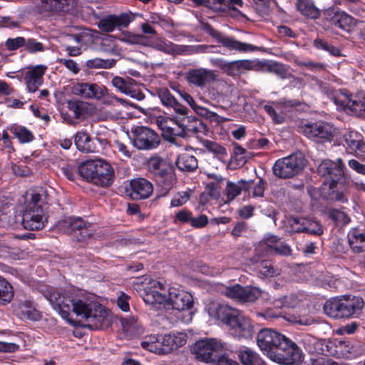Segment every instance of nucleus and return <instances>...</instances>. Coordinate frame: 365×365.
I'll return each mask as SVG.
<instances>
[{
    "label": "nucleus",
    "instance_id": "obj_1",
    "mask_svg": "<svg viewBox=\"0 0 365 365\" xmlns=\"http://www.w3.org/2000/svg\"><path fill=\"white\" fill-rule=\"evenodd\" d=\"M46 297L63 318L67 319L72 311L86 322L84 326L90 329H101L107 321V310L96 302L88 299H76L68 292L58 290L50 292Z\"/></svg>",
    "mask_w": 365,
    "mask_h": 365
},
{
    "label": "nucleus",
    "instance_id": "obj_2",
    "mask_svg": "<svg viewBox=\"0 0 365 365\" xmlns=\"http://www.w3.org/2000/svg\"><path fill=\"white\" fill-rule=\"evenodd\" d=\"M163 289V284L157 281L151 282V288L145 289L143 299L144 302L155 309L164 308L183 311L192 308L193 305L192 296L186 292L175 287L168 289V294L160 292L158 288Z\"/></svg>",
    "mask_w": 365,
    "mask_h": 365
},
{
    "label": "nucleus",
    "instance_id": "obj_3",
    "mask_svg": "<svg viewBox=\"0 0 365 365\" xmlns=\"http://www.w3.org/2000/svg\"><path fill=\"white\" fill-rule=\"evenodd\" d=\"M210 316L217 318L233 330L240 339H250L254 334V327L250 319L240 310L227 304H212L209 308Z\"/></svg>",
    "mask_w": 365,
    "mask_h": 365
},
{
    "label": "nucleus",
    "instance_id": "obj_4",
    "mask_svg": "<svg viewBox=\"0 0 365 365\" xmlns=\"http://www.w3.org/2000/svg\"><path fill=\"white\" fill-rule=\"evenodd\" d=\"M186 342V334L171 332L164 336H149L141 342V346L150 352L165 355L184 346Z\"/></svg>",
    "mask_w": 365,
    "mask_h": 365
},
{
    "label": "nucleus",
    "instance_id": "obj_5",
    "mask_svg": "<svg viewBox=\"0 0 365 365\" xmlns=\"http://www.w3.org/2000/svg\"><path fill=\"white\" fill-rule=\"evenodd\" d=\"M364 302L359 297L343 296L327 301L324 305V313L332 318H349L364 307Z\"/></svg>",
    "mask_w": 365,
    "mask_h": 365
},
{
    "label": "nucleus",
    "instance_id": "obj_6",
    "mask_svg": "<svg viewBox=\"0 0 365 365\" xmlns=\"http://www.w3.org/2000/svg\"><path fill=\"white\" fill-rule=\"evenodd\" d=\"M303 353L297 344L285 337L275 351L270 354V359L285 365H299L303 361Z\"/></svg>",
    "mask_w": 365,
    "mask_h": 365
},
{
    "label": "nucleus",
    "instance_id": "obj_7",
    "mask_svg": "<svg viewBox=\"0 0 365 365\" xmlns=\"http://www.w3.org/2000/svg\"><path fill=\"white\" fill-rule=\"evenodd\" d=\"M305 160L302 154H292L277 160L273 165V173L279 178L287 179L299 173L304 167Z\"/></svg>",
    "mask_w": 365,
    "mask_h": 365
},
{
    "label": "nucleus",
    "instance_id": "obj_8",
    "mask_svg": "<svg viewBox=\"0 0 365 365\" xmlns=\"http://www.w3.org/2000/svg\"><path fill=\"white\" fill-rule=\"evenodd\" d=\"M135 148L141 150L155 149L160 143V138L153 129L145 126H137L131 130L130 137Z\"/></svg>",
    "mask_w": 365,
    "mask_h": 365
},
{
    "label": "nucleus",
    "instance_id": "obj_9",
    "mask_svg": "<svg viewBox=\"0 0 365 365\" xmlns=\"http://www.w3.org/2000/svg\"><path fill=\"white\" fill-rule=\"evenodd\" d=\"M304 135L317 143L331 142L335 133L334 126L327 122L318 120L302 126Z\"/></svg>",
    "mask_w": 365,
    "mask_h": 365
},
{
    "label": "nucleus",
    "instance_id": "obj_10",
    "mask_svg": "<svg viewBox=\"0 0 365 365\" xmlns=\"http://www.w3.org/2000/svg\"><path fill=\"white\" fill-rule=\"evenodd\" d=\"M225 344L216 339H205L197 341L191 347L195 357L202 362L214 361V354L225 349Z\"/></svg>",
    "mask_w": 365,
    "mask_h": 365
},
{
    "label": "nucleus",
    "instance_id": "obj_11",
    "mask_svg": "<svg viewBox=\"0 0 365 365\" xmlns=\"http://www.w3.org/2000/svg\"><path fill=\"white\" fill-rule=\"evenodd\" d=\"M285 336L272 329H262L257 336V344L259 349L270 359V354L275 351L285 339Z\"/></svg>",
    "mask_w": 365,
    "mask_h": 365
},
{
    "label": "nucleus",
    "instance_id": "obj_12",
    "mask_svg": "<svg viewBox=\"0 0 365 365\" xmlns=\"http://www.w3.org/2000/svg\"><path fill=\"white\" fill-rule=\"evenodd\" d=\"M224 294L234 300L252 302L262 295V291L255 287H242L239 284L225 287Z\"/></svg>",
    "mask_w": 365,
    "mask_h": 365
},
{
    "label": "nucleus",
    "instance_id": "obj_13",
    "mask_svg": "<svg viewBox=\"0 0 365 365\" xmlns=\"http://www.w3.org/2000/svg\"><path fill=\"white\" fill-rule=\"evenodd\" d=\"M344 168L345 165L341 158L336 161L324 160L318 165L317 172L320 176L327 179V183L329 185L330 182L343 180L345 178Z\"/></svg>",
    "mask_w": 365,
    "mask_h": 365
},
{
    "label": "nucleus",
    "instance_id": "obj_14",
    "mask_svg": "<svg viewBox=\"0 0 365 365\" xmlns=\"http://www.w3.org/2000/svg\"><path fill=\"white\" fill-rule=\"evenodd\" d=\"M207 32L217 41L230 50L240 52H252L258 50V48L252 44L244 43L235 39L232 37L226 36L210 25L206 26Z\"/></svg>",
    "mask_w": 365,
    "mask_h": 365
},
{
    "label": "nucleus",
    "instance_id": "obj_15",
    "mask_svg": "<svg viewBox=\"0 0 365 365\" xmlns=\"http://www.w3.org/2000/svg\"><path fill=\"white\" fill-rule=\"evenodd\" d=\"M217 79V76L215 71L204 68H192L186 73L187 82L201 88L215 82Z\"/></svg>",
    "mask_w": 365,
    "mask_h": 365
},
{
    "label": "nucleus",
    "instance_id": "obj_16",
    "mask_svg": "<svg viewBox=\"0 0 365 365\" xmlns=\"http://www.w3.org/2000/svg\"><path fill=\"white\" fill-rule=\"evenodd\" d=\"M46 217L43 207L27 208L23 215L22 224L25 229L38 230L44 227Z\"/></svg>",
    "mask_w": 365,
    "mask_h": 365
},
{
    "label": "nucleus",
    "instance_id": "obj_17",
    "mask_svg": "<svg viewBox=\"0 0 365 365\" xmlns=\"http://www.w3.org/2000/svg\"><path fill=\"white\" fill-rule=\"evenodd\" d=\"M105 91V87L93 83H76L71 87L73 94L88 99L99 100L104 96Z\"/></svg>",
    "mask_w": 365,
    "mask_h": 365
},
{
    "label": "nucleus",
    "instance_id": "obj_18",
    "mask_svg": "<svg viewBox=\"0 0 365 365\" xmlns=\"http://www.w3.org/2000/svg\"><path fill=\"white\" fill-rule=\"evenodd\" d=\"M134 19L131 14L108 15L98 22V28L104 32H111L115 29L126 27Z\"/></svg>",
    "mask_w": 365,
    "mask_h": 365
},
{
    "label": "nucleus",
    "instance_id": "obj_19",
    "mask_svg": "<svg viewBox=\"0 0 365 365\" xmlns=\"http://www.w3.org/2000/svg\"><path fill=\"white\" fill-rule=\"evenodd\" d=\"M130 187V189L128 190L127 192L133 200L146 199L153 192V184L145 178H138L131 180Z\"/></svg>",
    "mask_w": 365,
    "mask_h": 365
},
{
    "label": "nucleus",
    "instance_id": "obj_20",
    "mask_svg": "<svg viewBox=\"0 0 365 365\" xmlns=\"http://www.w3.org/2000/svg\"><path fill=\"white\" fill-rule=\"evenodd\" d=\"M13 307L16 315L22 319L38 321L41 317L40 312L31 300H19L14 304Z\"/></svg>",
    "mask_w": 365,
    "mask_h": 365
},
{
    "label": "nucleus",
    "instance_id": "obj_21",
    "mask_svg": "<svg viewBox=\"0 0 365 365\" xmlns=\"http://www.w3.org/2000/svg\"><path fill=\"white\" fill-rule=\"evenodd\" d=\"M327 14L330 16V20L334 25L344 31L349 32L356 26V20L345 11L329 9Z\"/></svg>",
    "mask_w": 365,
    "mask_h": 365
},
{
    "label": "nucleus",
    "instance_id": "obj_22",
    "mask_svg": "<svg viewBox=\"0 0 365 365\" xmlns=\"http://www.w3.org/2000/svg\"><path fill=\"white\" fill-rule=\"evenodd\" d=\"M76 0H41V12H69L76 6Z\"/></svg>",
    "mask_w": 365,
    "mask_h": 365
},
{
    "label": "nucleus",
    "instance_id": "obj_23",
    "mask_svg": "<svg viewBox=\"0 0 365 365\" xmlns=\"http://www.w3.org/2000/svg\"><path fill=\"white\" fill-rule=\"evenodd\" d=\"M349 190L346 185V178L343 180L330 182L327 198L333 202L346 203L348 202Z\"/></svg>",
    "mask_w": 365,
    "mask_h": 365
},
{
    "label": "nucleus",
    "instance_id": "obj_24",
    "mask_svg": "<svg viewBox=\"0 0 365 365\" xmlns=\"http://www.w3.org/2000/svg\"><path fill=\"white\" fill-rule=\"evenodd\" d=\"M361 133L350 130L344 133L343 139L347 148L356 155L365 158V141Z\"/></svg>",
    "mask_w": 365,
    "mask_h": 365
},
{
    "label": "nucleus",
    "instance_id": "obj_25",
    "mask_svg": "<svg viewBox=\"0 0 365 365\" xmlns=\"http://www.w3.org/2000/svg\"><path fill=\"white\" fill-rule=\"evenodd\" d=\"M96 185L108 186L113 181V172L110 164L102 160H96Z\"/></svg>",
    "mask_w": 365,
    "mask_h": 365
},
{
    "label": "nucleus",
    "instance_id": "obj_26",
    "mask_svg": "<svg viewBox=\"0 0 365 365\" xmlns=\"http://www.w3.org/2000/svg\"><path fill=\"white\" fill-rule=\"evenodd\" d=\"M67 107L76 119L87 118L93 113L95 109L93 104L79 100L68 101Z\"/></svg>",
    "mask_w": 365,
    "mask_h": 365
},
{
    "label": "nucleus",
    "instance_id": "obj_27",
    "mask_svg": "<svg viewBox=\"0 0 365 365\" xmlns=\"http://www.w3.org/2000/svg\"><path fill=\"white\" fill-rule=\"evenodd\" d=\"M46 69V67L44 66H36L26 73L25 81L30 92H35L42 84L43 75Z\"/></svg>",
    "mask_w": 365,
    "mask_h": 365
},
{
    "label": "nucleus",
    "instance_id": "obj_28",
    "mask_svg": "<svg viewBox=\"0 0 365 365\" xmlns=\"http://www.w3.org/2000/svg\"><path fill=\"white\" fill-rule=\"evenodd\" d=\"M153 46L162 52L172 55H182L188 52V46L175 44L165 39H160L153 43Z\"/></svg>",
    "mask_w": 365,
    "mask_h": 365
},
{
    "label": "nucleus",
    "instance_id": "obj_29",
    "mask_svg": "<svg viewBox=\"0 0 365 365\" xmlns=\"http://www.w3.org/2000/svg\"><path fill=\"white\" fill-rule=\"evenodd\" d=\"M348 241L351 248L356 252L365 251V228L356 227L348 234Z\"/></svg>",
    "mask_w": 365,
    "mask_h": 365
},
{
    "label": "nucleus",
    "instance_id": "obj_30",
    "mask_svg": "<svg viewBox=\"0 0 365 365\" xmlns=\"http://www.w3.org/2000/svg\"><path fill=\"white\" fill-rule=\"evenodd\" d=\"M154 180L156 182L160 197L166 196L176 182L175 175L170 170L163 173Z\"/></svg>",
    "mask_w": 365,
    "mask_h": 365
},
{
    "label": "nucleus",
    "instance_id": "obj_31",
    "mask_svg": "<svg viewBox=\"0 0 365 365\" xmlns=\"http://www.w3.org/2000/svg\"><path fill=\"white\" fill-rule=\"evenodd\" d=\"M161 103L168 108H172L175 113H185V106L180 104L168 88H161L158 91Z\"/></svg>",
    "mask_w": 365,
    "mask_h": 365
},
{
    "label": "nucleus",
    "instance_id": "obj_32",
    "mask_svg": "<svg viewBox=\"0 0 365 365\" xmlns=\"http://www.w3.org/2000/svg\"><path fill=\"white\" fill-rule=\"evenodd\" d=\"M253 184L252 180H239L237 182H228L227 183L225 192L227 197V202H231L237 196H238L242 190H249Z\"/></svg>",
    "mask_w": 365,
    "mask_h": 365
},
{
    "label": "nucleus",
    "instance_id": "obj_33",
    "mask_svg": "<svg viewBox=\"0 0 365 365\" xmlns=\"http://www.w3.org/2000/svg\"><path fill=\"white\" fill-rule=\"evenodd\" d=\"M86 222L81 217H70L58 222V228L63 232L75 236L80 229L85 226Z\"/></svg>",
    "mask_w": 365,
    "mask_h": 365
},
{
    "label": "nucleus",
    "instance_id": "obj_34",
    "mask_svg": "<svg viewBox=\"0 0 365 365\" xmlns=\"http://www.w3.org/2000/svg\"><path fill=\"white\" fill-rule=\"evenodd\" d=\"M148 169L154 179L170 170L166 160L157 155H153L148 160Z\"/></svg>",
    "mask_w": 365,
    "mask_h": 365
},
{
    "label": "nucleus",
    "instance_id": "obj_35",
    "mask_svg": "<svg viewBox=\"0 0 365 365\" xmlns=\"http://www.w3.org/2000/svg\"><path fill=\"white\" fill-rule=\"evenodd\" d=\"M238 357L243 365H265L259 355L249 348L240 350Z\"/></svg>",
    "mask_w": 365,
    "mask_h": 365
},
{
    "label": "nucleus",
    "instance_id": "obj_36",
    "mask_svg": "<svg viewBox=\"0 0 365 365\" xmlns=\"http://www.w3.org/2000/svg\"><path fill=\"white\" fill-rule=\"evenodd\" d=\"M180 95L182 97V98L185 100L197 113L201 115L207 114L208 113L207 110L201 106H197L195 103V101L193 99V98L189 93H186L185 91H181L180 92ZM208 116L210 118H212L217 122H223L227 120L226 118L220 117L216 113L214 112H209Z\"/></svg>",
    "mask_w": 365,
    "mask_h": 365
},
{
    "label": "nucleus",
    "instance_id": "obj_37",
    "mask_svg": "<svg viewBox=\"0 0 365 365\" xmlns=\"http://www.w3.org/2000/svg\"><path fill=\"white\" fill-rule=\"evenodd\" d=\"M177 167L184 171H193L197 166L196 158L187 153H183L179 155L176 160Z\"/></svg>",
    "mask_w": 365,
    "mask_h": 365
},
{
    "label": "nucleus",
    "instance_id": "obj_38",
    "mask_svg": "<svg viewBox=\"0 0 365 365\" xmlns=\"http://www.w3.org/2000/svg\"><path fill=\"white\" fill-rule=\"evenodd\" d=\"M296 7L300 13L307 17L317 18L319 12L311 0H297Z\"/></svg>",
    "mask_w": 365,
    "mask_h": 365
},
{
    "label": "nucleus",
    "instance_id": "obj_39",
    "mask_svg": "<svg viewBox=\"0 0 365 365\" xmlns=\"http://www.w3.org/2000/svg\"><path fill=\"white\" fill-rule=\"evenodd\" d=\"M14 296L12 285L0 276V305H6L11 302Z\"/></svg>",
    "mask_w": 365,
    "mask_h": 365
},
{
    "label": "nucleus",
    "instance_id": "obj_40",
    "mask_svg": "<svg viewBox=\"0 0 365 365\" xmlns=\"http://www.w3.org/2000/svg\"><path fill=\"white\" fill-rule=\"evenodd\" d=\"M74 142L77 148L83 153L95 151L90 136L85 132H78L75 135Z\"/></svg>",
    "mask_w": 365,
    "mask_h": 365
},
{
    "label": "nucleus",
    "instance_id": "obj_41",
    "mask_svg": "<svg viewBox=\"0 0 365 365\" xmlns=\"http://www.w3.org/2000/svg\"><path fill=\"white\" fill-rule=\"evenodd\" d=\"M158 123L163 132L170 135L180 136L179 127L176 125V115L172 118H159Z\"/></svg>",
    "mask_w": 365,
    "mask_h": 365
},
{
    "label": "nucleus",
    "instance_id": "obj_42",
    "mask_svg": "<svg viewBox=\"0 0 365 365\" xmlns=\"http://www.w3.org/2000/svg\"><path fill=\"white\" fill-rule=\"evenodd\" d=\"M96 160L81 163L78 168L80 175L88 181L96 185Z\"/></svg>",
    "mask_w": 365,
    "mask_h": 365
},
{
    "label": "nucleus",
    "instance_id": "obj_43",
    "mask_svg": "<svg viewBox=\"0 0 365 365\" xmlns=\"http://www.w3.org/2000/svg\"><path fill=\"white\" fill-rule=\"evenodd\" d=\"M121 324L125 332L130 336L142 333L143 329L135 317L122 318Z\"/></svg>",
    "mask_w": 365,
    "mask_h": 365
},
{
    "label": "nucleus",
    "instance_id": "obj_44",
    "mask_svg": "<svg viewBox=\"0 0 365 365\" xmlns=\"http://www.w3.org/2000/svg\"><path fill=\"white\" fill-rule=\"evenodd\" d=\"M308 218L292 217L287 219L286 227L289 232H305Z\"/></svg>",
    "mask_w": 365,
    "mask_h": 365
},
{
    "label": "nucleus",
    "instance_id": "obj_45",
    "mask_svg": "<svg viewBox=\"0 0 365 365\" xmlns=\"http://www.w3.org/2000/svg\"><path fill=\"white\" fill-rule=\"evenodd\" d=\"M48 202V195L46 191L43 188H38L33 191L31 194V202L29 208L36 209L37 207H43Z\"/></svg>",
    "mask_w": 365,
    "mask_h": 365
},
{
    "label": "nucleus",
    "instance_id": "obj_46",
    "mask_svg": "<svg viewBox=\"0 0 365 365\" xmlns=\"http://www.w3.org/2000/svg\"><path fill=\"white\" fill-rule=\"evenodd\" d=\"M121 40L125 43L133 45L148 46L149 44V39L145 36L130 32L124 34Z\"/></svg>",
    "mask_w": 365,
    "mask_h": 365
},
{
    "label": "nucleus",
    "instance_id": "obj_47",
    "mask_svg": "<svg viewBox=\"0 0 365 365\" xmlns=\"http://www.w3.org/2000/svg\"><path fill=\"white\" fill-rule=\"evenodd\" d=\"M176 114V125L179 127L180 136L183 137L186 135L187 125L191 122L193 116L188 115V110L185 106V113H175Z\"/></svg>",
    "mask_w": 365,
    "mask_h": 365
},
{
    "label": "nucleus",
    "instance_id": "obj_48",
    "mask_svg": "<svg viewBox=\"0 0 365 365\" xmlns=\"http://www.w3.org/2000/svg\"><path fill=\"white\" fill-rule=\"evenodd\" d=\"M115 60L111 59H102L100 58H95L89 59L86 61V66L88 68H110L115 64Z\"/></svg>",
    "mask_w": 365,
    "mask_h": 365
},
{
    "label": "nucleus",
    "instance_id": "obj_49",
    "mask_svg": "<svg viewBox=\"0 0 365 365\" xmlns=\"http://www.w3.org/2000/svg\"><path fill=\"white\" fill-rule=\"evenodd\" d=\"M11 131L21 143H27L34 139L32 133L25 127L16 126L11 128Z\"/></svg>",
    "mask_w": 365,
    "mask_h": 365
},
{
    "label": "nucleus",
    "instance_id": "obj_50",
    "mask_svg": "<svg viewBox=\"0 0 365 365\" xmlns=\"http://www.w3.org/2000/svg\"><path fill=\"white\" fill-rule=\"evenodd\" d=\"M202 144L209 152L212 153L219 158H223L227 155L226 149L216 142L205 140Z\"/></svg>",
    "mask_w": 365,
    "mask_h": 365
},
{
    "label": "nucleus",
    "instance_id": "obj_51",
    "mask_svg": "<svg viewBox=\"0 0 365 365\" xmlns=\"http://www.w3.org/2000/svg\"><path fill=\"white\" fill-rule=\"evenodd\" d=\"M255 269L264 277H272L277 274L271 262L267 260L258 262Z\"/></svg>",
    "mask_w": 365,
    "mask_h": 365
},
{
    "label": "nucleus",
    "instance_id": "obj_52",
    "mask_svg": "<svg viewBox=\"0 0 365 365\" xmlns=\"http://www.w3.org/2000/svg\"><path fill=\"white\" fill-rule=\"evenodd\" d=\"M132 79H124L119 76H115L112 79V85L118 89L120 93H130V88L132 86Z\"/></svg>",
    "mask_w": 365,
    "mask_h": 365
},
{
    "label": "nucleus",
    "instance_id": "obj_53",
    "mask_svg": "<svg viewBox=\"0 0 365 365\" xmlns=\"http://www.w3.org/2000/svg\"><path fill=\"white\" fill-rule=\"evenodd\" d=\"M191 193V190L177 192L170 201V207H177L185 205L190 200Z\"/></svg>",
    "mask_w": 365,
    "mask_h": 365
},
{
    "label": "nucleus",
    "instance_id": "obj_54",
    "mask_svg": "<svg viewBox=\"0 0 365 365\" xmlns=\"http://www.w3.org/2000/svg\"><path fill=\"white\" fill-rule=\"evenodd\" d=\"M334 103L341 109H349L351 98L345 93L337 91L331 98Z\"/></svg>",
    "mask_w": 365,
    "mask_h": 365
},
{
    "label": "nucleus",
    "instance_id": "obj_55",
    "mask_svg": "<svg viewBox=\"0 0 365 365\" xmlns=\"http://www.w3.org/2000/svg\"><path fill=\"white\" fill-rule=\"evenodd\" d=\"M349 110L354 112L357 115H363L365 114V98L356 97L351 99Z\"/></svg>",
    "mask_w": 365,
    "mask_h": 365
},
{
    "label": "nucleus",
    "instance_id": "obj_56",
    "mask_svg": "<svg viewBox=\"0 0 365 365\" xmlns=\"http://www.w3.org/2000/svg\"><path fill=\"white\" fill-rule=\"evenodd\" d=\"M314 46L317 48L322 49L326 51H328L329 53H330L331 55H333L334 56H340V50L338 48H336L331 44H329L327 41H325L322 39H320V38L315 39L314 41Z\"/></svg>",
    "mask_w": 365,
    "mask_h": 365
},
{
    "label": "nucleus",
    "instance_id": "obj_57",
    "mask_svg": "<svg viewBox=\"0 0 365 365\" xmlns=\"http://www.w3.org/2000/svg\"><path fill=\"white\" fill-rule=\"evenodd\" d=\"M336 352L339 355L348 358L354 351V346L349 341H339L336 345Z\"/></svg>",
    "mask_w": 365,
    "mask_h": 365
},
{
    "label": "nucleus",
    "instance_id": "obj_58",
    "mask_svg": "<svg viewBox=\"0 0 365 365\" xmlns=\"http://www.w3.org/2000/svg\"><path fill=\"white\" fill-rule=\"evenodd\" d=\"M329 217L336 222L347 224L349 221L348 215L342 210L331 209L329 211Z\"/></svg>",
    "mask_w": 365,
    "mask_h": 365
},
{
    "label": "nucleus",
    "instance_id": "obj_59",
    "mask_svg": "<svg viewBox=\"0 0 365 365\" xmlns=\"http://www.w3.org/2000/svg\"><path fill=\"white\" fill-rule=\"evenodd\" d=\"M94 230L92 225L89 223L86 222L85 226H83L81 229L78 230V232L75 234V237L77 241H84L88 238H90L93 235Z\"/></svg>",
    "mask_w": 365,
    "mask_h": 365
},
{
    "label": "nucleus",
    "instance_id": "obj_60",
    "mask_svg": "<svg viewBox=\"0 0 365 365\" xmlns=\"http://www.w3.org/2000/svg\"><path fill=\"white\" fill-rule=\"evenodd\" d=\"M192 217V213L191 211L187 209H182L175 213L174 221L182 224H190Z\"/></svg>",
    "mask_w": 365,
    "mask_h": 365
},
{
    "label": "nucleus",
    "instance_id": "obj_61",
    "mask_svg": "<svg viewBox=\"0 0 365 365\" xmlns=\"http://www.w3.org/2000/svg\"><path fill=\"white\" fill-rule=\"evenodd\" d=\"M24 48L29 53H36L44 50L43 45L33 38L25 39Z\"/></svg>",
    "mask_w": 365,
    "mask_h": 365
},
{
    "label": "nucleus",
    "instance_id": "obj_62",
    "mask_svg": "<svg viewBox=\"0 0 365 365\" xmlns=\"http://www.w3.org/2000/svg\"><path fill=\"white\" fill-rule=\"evenodd\" d=\"M268 70L271 73H275L282 78H284L286 77L287 72V69L284 65L277 62L270 63L268 66Z\"/></svg>",
    "mask_w": 365,
    "mask_h": 365
},
{
    "label": "nucleus",
    "instance_id": "obj_63",
    "mask_svg": "<svg viewBox=\"0 0 365 365\" xmlns=\"http://www.w3.org/2000/svg\"><path fill=\"white\" fill-rule=\"evenodd\" d=\"M305 232L319 236L323 233V230L321 225L317 221L308 219Z\"/></svg>",
    "mask_w": 365,
    "mask_h": 365
},
{
    "label": "nucleus",
    "instance_id": "obj_64",
    "mask_svg": "<svg viewBox=\"0 0 365 365\" xmlns=\"http://www.w3.org/2000/svg\"><path fill=\"white\" fill-rule=\"evenodd\" d=\"M203 126V123L199 119L192 117L190 123L187 125L186 135L200 133Z\"/></svg>",
    "mask_w": 365,
    "mask_h": 365
}]
</instances>
